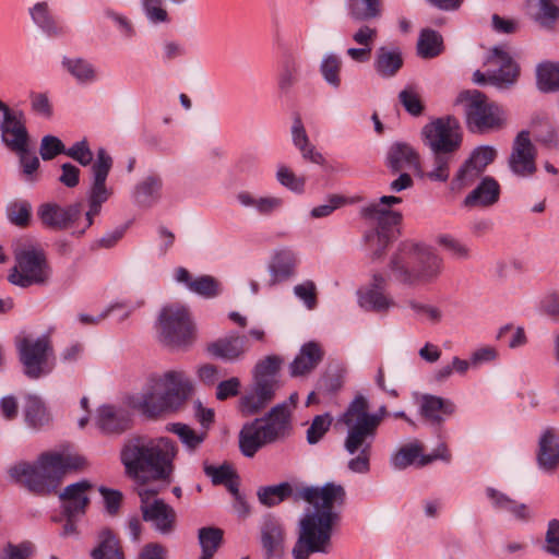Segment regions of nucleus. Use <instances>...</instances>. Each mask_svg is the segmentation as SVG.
I'll return each mask as SVG.
<instances>
[{
    "mask_svg": "<svg viewBox=\"0 0 559 559\" xmlns=\"http://www.w3.org/2000/svg\"><path fill=\"white\" fill-rule=\"evenodd\" d=\"M305 499L313 506L300 520L297 542L293 548L295 559H309L312 554L332 551L333 528L341 520L336 506L344 503L345 490L341 485L326 484L322 488H309Z\"/></svg>",
    "mask_w": 559,
    "mask_h": 559,
    "instance_id": "nucleus-1",
    "label": "nucleus"
},
{
    "mask_svg": "<svg viewBox=\"0 0 559 559\" xmlns=\"http://www.w3.org/2000/svg\"><path fill=\"white\" fill-rule=\"evenodd\" d=\"M174 455L175 445L167 437L132 439L120 454L127 474L140 481L169 478Z\"/></svg>",
    "mask_w": 559,
    "mask_h": 559,
    "instance_id": "nucleus-2",
    "label": "nucleus"
},
{
    "mask_svg": "<svg viewBox=\"0 0 559 559\" xmlns=\"http://www.w3.org/2000/svg\"><path fill=\"white\" fill-rule=\"evenodd\" d=\"M84 465L76 454L44 453L34 463L20 462L9 469L10 477L37 495L52 492L62 476Z\"/></svg>",
    "mask_w": 559,
    "mask_h": 559,
    "instance_id": "nucleus-3",
    "label": "nucleus"
},
{
    "mask_svg": "<svg viewBox=\"0 0 559 559\" xmlns=\"http://www.w3.org/2000/svg\"><path fill=\"white\" fill-rule=\"evenodd\" d=\"M443 267V259L435 249L411 240L401 242L390 261L393 277L408 286L436 282Z\"/></svg>",
    "mask_w": 559,
    "mask_h": 559,
    "instance_id": "nucleus-4",
    "label": "nucleus"
},
{
    "mask_svg": "<svg viewBox=\"0 0 559 559\" xmlns=\"http://www.w3.org/2000/svg\"><path fill=\"white\" fill-rule=\"evenodd\" d=\"M421 134L425 145L433 155V168L427 173V177L435 181H447L450 163L462 143L459 120L453 116L437 118L423 128Z\"/></svg>",
    "mask_w": 559,
    "mask_h": 559,
    "instance_id": "nucleus-5",
    "label": "nucleus"
},
{
    "mask_svg": "<svg viewBox=\"0 0 559 559\" xmlns=\"http://www.w3.org/2000/svg\"><path fill=\"white\" fill-rule=\"evenodd\" d=\"M175 405V370L153 374L141 394L131 400V406L147 418H160Z\"/></svg>",
    "mask_w": 559,
    "mask_h": 559,
    "instance_id": "nucleus-6",
    "label": "nucleus"
},
{
    "mask_svg": "<svg viewBox=\"0 0 559 559\" xmlns=\"http://www.w3.org/2000/svg\"><path fill=\"white\" fill-rule=\"evenodd\" d=\"M456 104L464 106L466 124L472 132L486 133L506 126L507 115L503 108L477 90L461 92Z\"/></svg>",
    "mask_w": 559,
    "mask_h": 559,
    "instance_id": "nucleus-7",
    "label": "nucleus"
},
{
    "mask_svg": "<svg viewBox=\"0 0 559 559\" xmlns=\"http://www.w3.org/2000/svg\"><path fill=\"white\" fill-rule=\"evenodd\" d=\"M361 216L376 224L365 235V242L373 260L381 259L390 243L399 236L402 214L393 210H382L379 204H369L361 210Z\"/></svg>",
    "mask_w": 559,
    "mask_h": 559,
    "instance_id": "nucleus-8",
    "label": "nucleus"
},
{
    "mask_svg": "<svg viewBox=\"0 0 559 559\" xmlns=\"http://www.w3.org/2000/svg\"><path fill=\"white\" fill-rule=\"evenodd\" d=\"M369 403L362 395H357L343 415V423L348 428V449L361 444L365 438L374 439L378 427L386 416V407L381 406L374 414L369 412Z\"/></svg>",
    "mask_w": 559,
    "mask_h": 559,
    "instance_id": "nucleus-9",
    "label": "nucleus"
},
{
    "mask_svg": "<svg viewBox=\"0 0 559 559\" xmlns=\"http://www.w3.org/2000/svg\"><path fill=\"white\" fill-rule=\"evenodd\" d=\"M15 266L9 275V281L13 285L28 287L40 285L48 281L50 269L46 255L40 248L27 246L25 248H15Z\"/></svg>",
    "mask_w": 559,
    "mask_h": 559,
    "instance_id": "nucleus-10",
    "label": "nucleus"
},
{
    "mask_svg": "<svg viewBox=\"0 0 559 559\" xmlns=\"http://www.w3.org/2000/svg\"><path fill=\"white\" fill-rule=\"evenodd\" d=\"M20 360L25 374L31 379H38L49 373L53 364L50 361L53 349L48 335L37 338L23 337L17 342Z\"/></svg>",
    "mask_w": 559,
    "mask_h": 559,
    "instance_id": "nucleus-11",
    "label": "nucleus"
},
{
    "mask_svg": "<svg viewBox=\"0 0 559 559\" xmlns=\"http://www.w3.org/2000/svg\"><path fill=\"white\" fill-rule=\"evenodd\" d=\"M487 64L490 67L487 73L479 70L474 73L473 80L476 84H490L499 88H508L516 82L520 69L504 48H493L487 59Z\"/></svg>",
    "mask_w": 559,
    "mask_h": 559,
    "instance_id": "nucleus-12",
    "label": "nucleus"
},
{
    "mask_svg": "<svg viewBox=\"0 0 559 559\" xmlns=\"http://www.w3.org/2000/svg\"><path fill=\"white\" fill-rule=\"evenodd\" d=\"M111 167V156L105 148H98L96 160L92 166L93 181L88 193L90 209L86 212V227L93 224V219L99 214L103 203L111 195V191L106 187V180Z\"/></svg>",
    "mask_w": 559,
    "mask_h": 559,
    "instance_id": "nucleus-13",
    "label": "nucleus"
},
{
    "mask_svg": "<svg viewBox=\"0 0 559 559\" xmlns=\"http://www.w3.org/2000/svg\"><path fill=\"white\" fill-rule=\"evenodd\" d=\"M388 278L381 273H374L371 282L358 290L359 306L366 311L386 313L395 307L394 299L385 293Z\"/></svg>",
    "mask_w": 559,
    "mask_h": 559,
    "instance_id": "nucleus-14",
    "label": "nucleus"
},
{
    "mask_svg": "<svg viewBox=\"0 0 559 559\" xmlns=\"http://www.w3.org/2000/svg\"><path fill=\"white\" fill-rule=\"evenodd\" d=\"M206 353L226 362H236L243 359L250 349V343L245 335L231 332L225 336L210 342L206 345Z\"/></svg>",
    "mask_w": 559,
    "mask_h": 559,
    "instance_id": "nucleus-15",
    "label": "nucleus"
},
{
    "mask_svg": "<svg viewBox=\"0 0 559 559\" xmlns=\"http://www.w3.org/2000/svg\"><path fill=\"white\" fill-rule=\"evenodd\" d=\"M535 159L536 150L530 139V133L521 131L514 140L509 167L516 176L528 177L536 171Z\"/></svg>",
    "mask_w": 559,
    "mask_h": 559,
    "instance_id": "nucleus-16",
    "label": "nucleus"
},
{
    "mask_svg": "<svg viewBox=\"0 0 559 559\" xmlns=\"http://www.w3.org/2000/svg\"><path fill=\"white\" fill-rule=\"evenodd\" d=\"M82 212L80 203L62 207L57 203H44L37 210V216L41 224L56 230L67 229L70 224L75 222Z\"/></svg>",
    "mask_w": 559,
    "mask_h": 559,
    "instance_id": "nucleus-17",
    "label": "nucleus"
},
{
    "mask_svg": "<svg viewBox=\"0 0 559 559\" xmlns=\"http://www.w3.org/2000/svg\"><path fill=\"white\" fill-rule=\"evenodd\" d=\"M0 132L2 143L11 152L23 151L29 146V134L20 112H13L0 119Z\"/></svg>",
    "mask_w": 559,
    "mask_h": 559,
    "instance_id": "nucleus-18",
    "label": "nucleus"
},
{
    "mask_svg": "<svg viewBox=\"0 0 559 559\" xmlns=\"http://www.w3.org/2000/svg\"><path fill=\"white\" fill-rule=\"evenodd\" d=\"M300 58L293 53L285 55L280 62L276 74V90L281 99H292L294 95V88L300 81Z\"/></svg>",
    "mask_w": 559,
    "mask_h": 559,
    "instance_id": "nucleus-19",
    "label": "nucleus"
},
{
    "mask_svg": "<svg viewBox=\"0 0 559 559\" xmlns=\"http://www.w3.org/2000/svg\"><path fill=\"white\" fill-rule=\"evenodd\" d=\"M91 487L90 481L81 480L67 486L63 491L59 493L61 508L66 518H76L85 513L90 502L87 491Z\"/></svg>",
    "mask_w": 559,
    "mask_h": 559,
    "instance_id": "nucleus-20",
    "label": "nucleus"
},
{
    "mask_svg": "<svg viewBox=\"0 0 559 559\" xmlns=\"http://www.w3.org/2000/svg\"><path fill=\"white\" fill-rule=\"evenodd\" d=\"M261 544L267 559L280 556L283 552L285 531L281 521L269 514L263 518L260 527Z\"/></svg>",
    "mask_w": 559,
    "mask_h": 559,
    "instance_id": "nucleus-21",
    "label": "nucleus"
},
{
    "mask_svg": "<svg viewBox=\"0 0 559 559\" xmlns=\"http://www.w3.org/2000/svg\"><path fill=\"white\" fill-rule=\"evenodd\" d=\"M261 419V426L265 438L272 443L290 433V413L286 404L273 407L265 418Z\"/></svg>",
    "mask_w": 559,
    "mask_h": 559,
    "instance_id": "nucleus-22",
    "label": "nucleus"
},
{
    "mask_svg": "<svg viewBox=\"0 0 559 559\" xmlns=\"http://www.w3.org/2000/svg\"><path fill=\"white\" fill-rule=\"evenodd\" d=\"M485 495L490 507L497 513L509 514L518 521H528L532 516L531 510L526 504L512 499L507 493L493 487H487Z\"/></svg>",
    "mask_w": 559,
    "mask_h": 559,
    "instance_id": "nucleus-23",
    "label": "nucleus"
},
{
    "mask_svg": "<svg viewBox=\"0 0 559 559\" xmlns=\"http://www.w3.org/2000/svg\"><path fill=\"white\" fill-rule=\"evenodd\" d=\"M143 497V493L140 492ZM141 511L143 520L152 523L153 527L162 534L171 532L174 523L173 508L166 504L160 499H155L152 502L145 501L142 498Z\"/></svg>",
    "mask_w": 559,
    "mask_h": 559,
    "instance_id": "nucleus-24",
    "label": "nucleus"
},
{
    "mask_svg": "<svg viewBox=\"0 0 559 559\" xmlns=\"http://www.w3.org/2000/svg\"><path fill=\"white\" fill-rule=\"evenodd\" d=\"M324 349L314 341L305 343L298 355L289 365L292 377H302L312 372L323 360Z\"/></svg>",
    "mask_w": 559,
    "mask_h": 559,
    "instance_id": "nucleus-25",
    "label": "nucleus"
},
{
    "mask_svg": "<svg viewBox=\"0 0 559 559\" xmlns=\"http://www.w3.org/2000/svg\"><path fill=\"white\" fill-rule=\"evenodd\" d=\"M130 416L122 409L112 405H103L97 408L95 425L106 435L122 433L130 427Z\"/></svg>",
    "mask_w": 559,
    "mask_h": 559,
    "instance_id": "nucleus-26",
    "label": "nucleus"
},
{
    "mask_svg": "<svg viewBox=\"0 0 559 559\" xmlns=\"http://www.w3.org/2000/svg\"><path fill=\"white\" fill-rule=\"evenodd\" d=\"M177 282L205 299L215 298L222 293V285L215 277L211 275L193 277L185 267H177Z\"/></svg>",
    "mask_w": 559,
    "mask_h": 559,
    "instance_id": "nucleus-27",
    "label": "nucleus"
},
{
    "mask_svg": "<svg viewBox=\"0 0 559 559\" xmlns=\"http://www.w3.org/2000/svg\"><path fill=\"white\" fill-rule=\"evenodd\" d=\"M276 380L254 379L252 390L241 399L242 409L255 414L264 408L275 396Z\"/></svg>",
    "mask_w": 559,
    "mask_h": 559,
    "instance_id": "nucleus-28",
    "label": "nucleus"
},
{
    "mask_svg": "<svg viewBox=\"0 0 559 559\" xmlns=\"http://www.w3.org/2000/svg\"><path fill=\"white\" fill-rule=\"evenodd\" d=\"M420 415L431 426L440 427L445 417L455 412V405L447 399L425 394L420 400Z\"/></svg>",
    "mask_w": 559,
    "mask_h": 559,
    "instance_id": "nucleus-29",
    "label": "nucleus"
},
{
    "mask_svg": "<svg viewBox=\"0 0 559 559\" xmlns=\"http://www.w3.org/2000/svg\"><path fill=\"white\" fill-rule=\"evenodd\" d=\"M153 330L159 346L170 350L175 348V307L171 304L157 311Z\"/></svg>",
    "mask_w": 559,
    "mask_h": 559,
    "instance_id": "nucleus-30",
    "label": "nucleus"
},
{
    "mask_svg": "<svg viewBox=\"0 0 559 559\" xmlns=\"http://www.w3.org/2000/svg\"><path fill=\"white\" fill-rule=\"evenodd\" d=\"M386 166L392 173L418 169L420 166L418 153L407 143H393L386 154Z\"/></svg>",
    "mask_w": 559,
    "mask_h": 559,
    "instance_id": "nucleus-31",
    "label": "nucleus"
},
{
    "mask_svg": "<svg viewBox=\"0 0 559 559\" xmlns=\"http://www.w3.org/2000/svg\"><path fill=\"white\" fill-rule=\"evenodd\" d=\"M500 198V185L490 177H484L478 186L464 199L466 207H488L496 204Z\"/></svg>",
    "mask_w": 559,
    "mask_h": 559,
    "instance_id": "nucleus-32",
    "label": "nucleus"
},
{
    "mask_svg": "<svg viewBox=\"0 0 559 559\" xmlns=\"http://www.w3.org/2000/svg\"><path fill=\"white\" fill-rule=\"evenodd\" d=\"M292 141L294 146L299 151L304 160L326 166L325 157L317 151L316 146L310 142L304 123L299 117L294 119L292 126Z\"/></svg>",
    "mask_w": 559,
    "mask_h": 559,
    "instance_id": "nucleus-33",
    "label": "nucleus"
},
{
    "mask_svg": "<svg viewBox=\"0 0 559 559\" xmlns=\"http://www.w3.org/2000/svg\"><path fill=\"white\" fill-rule=\"evenodd\" d=\"M404 59L400 48L380 47L374 57L373 69L382 79H392L403 68Z\"/></svg>",
    "mask_w": 559,
    "mask_h": 559,
    "instance_id": "nucleus-34",
    "label": "nucleus"
},
{
    "mask_svg": "<svg viewBox=\"0 0 559 559\" xmlns=\"http://www.w3.org/2000/svg\"><path fill=\"white\" fill-rule=\"evenodd\" d=\"M261 419L246 424L239 433V448L247 457H252L263 445L271 443L265 437Z\"/></svg>",
    "mask_w": 559,
    "mask_h": 559,
    "instance_id": "nucleus-35",
    "label": "nucleus"
},
{
    "mask_svg": "<svg viewBox=\"0 0 559 559\" xmlns=\"http://www.w3.org/2000/svg\"><path fill=\"white\" fill-rule=\"evenodd\" d=\"M198 340V328L190 310L177 306V349L189 350Z\"/></svg>",
    "mask_w": 559,
    "mask_h": 559,
    "instance_id": "nucleus-36",
    "label": "nucleus"
},
{
    "mask_svg": "<svg viewBox=\"0 0 559 559\" xmlns=\"http://www.w3.org/2000/svg\"><path fill=\"white\" fill-rule=\"evenodd\" d=\"M236 199L241 206L252 207L262 216H270L281 211L284 206V200L280 197H255L249 191L238 192Z\"/></svg>",
    "mask_w": 559,
    "mask_h": 559,
    "instance_id": "nucleus-37",
    "label": "nucleus"
},
{
    "mask_svg": "<svg viewBox=\"0 0 559 559\" xmlns=\"http://www.w3.org/2000/svg\"><path fill=\"white\" fill-rule=\"evenodd\" d=\"M537 461L545 471H554L559 466V436L554 429H547L540 437Z\"/></svg>",
    "mask_w": 559,
    "mask_h": 559,
    "instance_id": "nucleus-38",
    "label": "nucleus"
},
{
    "mask_svg": "<svg viewBox=\"0 0 559 559\" xmlns=\"http://www.w3.org/2000/svg\"><path fill=\"white\" fill-rule=\"evenodd\" d=\"M298 263V257L294 251L284 249L276 252L269 266L272 274L271 285L294 276Z\"/></svg>",
    "mask_w": 559,
    "mask_h": 559,
    "instance_id": "nucleus-39",
    "label": "nucleus"
},
{
    "mask_svg": "<svg viewBox=\"0 0 559 559\" xmlns=\"http://www.w3.org/2000/svg\"><path fill=\"white\" fill-rule=\"evenodd\" d=\"M27 426L40 429L51 421V415L43 400L37 395H27L23 408Z\"/></svg>",
    "mask_w": 559,
    "mask_h": 559,
    "instance_id": "nucleus-40",
    "label": "nucleus"
},
{
    "mask_svg": "<svg viewBox=\"0 0 559 559\" xmlns=\"http://www.w3.org/2000/svg\"><path fill=\"white\" fill-rule=\"evenodd\" d=\"M92 559H124L118 538L109 528L98 533V545L91 551Z\"/></svg>",
    "mask_w": 559,
    "mask_h": 559,
    "instance_id": "nucleus-41",
    "label": "nucleus"
},
{
    "mask_svg": "<svg viewBox=\"0 0 559 559\" xmlns=\"http://www.w3.org/2000/svg\"><path fill=\"white\" fill-rule=\"evenodd\" d=\"M349 15L360 22H367L381 17V0H348Z\"/></svg>",
    "mask_w": 559,
    "mask_h": 559,
    "instance_id": "nucleus-42",
    "label": "nucleus"
},
{
    "mask_svg": "<svg viewBox=\"0 0 559 559\" xmlns=\"http://www.w3.org/2000/svg\"><path fill=\"white\" fill-rule=\"evenodd\" d=\"M62 67L79 82L82 84L92 83L96 80V71L92 63L82 58H69L62 59Z\"/></svg>",
    "mask_w": 559,
    "mask_h": 559,
    "instance_id": "nucleus-43",
    "label": "nucleus"
},
{
    "mask_svg": "<svg viewBox=\"0 0 559 559\" xmlns=\"http://www.w3.org/2000/svg\"><path fill=\"white\" fill-rule=\"evenodd\" d=\"M293 495V487L289 483H281L274 486H263L257 491L259 501L265 507H275Z\"/></svg>",
    "mask_w": 559,
    "mask_h": 559,
    "instance_id": "nucleus-44",
    "label": "nucleus"
},
{
    "mask_svg": "<svg viewBox=\"0 0 559 559\" xmlns=\"http://www.w3.org/2000/svg\"><path fill=\"white\" fill-rule=\"evenodd\" d=\"M162 181L159 178L148 176L136 185L133 198L141 205L153 204L160 195Z\"/></svg>",
    "mask_w": 559,
    "mask_h": 559,
    "instance_id": "nucleus-45",
    "label": "nucleus"
},
{
    "mask_svg": "<svg viewBox=\"0 0 559 559\" xmlns=\"http://www.w3.org/2000/svg\"><path fill=\"white\" fill-rule=\"evenodd\" d=\"M372 441H373L372 438H365L361 441L360 445H357V448L349 450L347 447L348 436L346 437L345 442H344L345 450L349 454H355V453L359 452V454L356 457L352 459L348 462V468L352 472L360 473V474L369 472V469H370L369 461H370V451H371Z\"/></svg>",
    "mask_w": 559,
    "mask_h": 559,
    "instance_id": "nucleus-46",
    "label": "nucleus"
},
{
    "mask_svg": "<svg viewBox=\"0 0 559 559\" xmlns=\"http://www.w3.org/2000/svg\"><path fill=\"white\" fill-rule=\"evenodd\" d=\"M343 61L336 53H326L320 64V73L323 80L334 90L342 85L341 71Z\"/></svg>",
    "mask_w": 559,
    "mask_h": 559,
    "instance_id": "nucleus-47",
    "label": "nucleus"
},
{
    "mask_svg": "<svg viewBox=\"0 0 559 559\" xmlns=\"http://www.w3.org/2000/svg\"><path fill=\"white\" fill-rule=\"evenodd\" d=\"M223 530L214 526L199 530V543L202 548L201 559H212L223 542Z\"/></svg>",
    "mask_w": 559,
    "mask_h": 559,
    "instance_id": "nucleus-48",
    "label": "nucleus"
},
{
    "mask_svg": "<svg viewBox=\"0 0 559 559\" xmlns=\"http://www.w3.org/2000/svg\"><path fill=\"white\" fill-rule=\"evenodd\" d=\"M423 452V445L414 441L401 447L391 457V465L396 471H403L419 461Z\"/></svg>",
    "mask_w": 559,
    "mask_h": 559,
    "instance_id": "nucleus-49",
    "label": "nucleus"
},
{
    "mask_svg": "<svg viewBox=\"0 0 559 559\" xmlns=\"http://www.w3.org/2000/svg\"><path fill=\"white\" fill-rule=\"evenodd\" d=\"M420 57L430 59L439 56L442 51V37L432 29H423L417 44Z\"/></svg>",
    "mask_w": 559,
    "mask_h": 559,
    "instance_id": "nucleus-50",
    "label": "nucleus"
},
{
    "mask_svg": "<svg viewBox=\"0 0 559 559\" xmlns=\"http://www.w3.org/2000/svg\"><path fill=\"white\" fill-rule=\"evenodd\" d=\"M537 85L543 92L559 90V63L544 62L537 67Z\"/></svg>",
    "mask_w": 559,
    "mask_h": 559,
    "instance_id": "nucleus-51",
    "label": "nucleus"
},
{
    "mask_svg": "<svg viewBox=\"0 0 559 559\" xmlns=\"http://www.w3.org/2000/svg\"><path fill=\"white\" fill-rule=\"evenodd\" d=\"M275 177L278 183L289 191L297 194L305 192L306 178L296 175L288 166L284 164L278 165Z\"/></svg>",
    "mask_w": 559,
    "mask_h": 559,
    "instance_id": "nucleus-52",
    "label": "nucleus"
},
{
    "mask_svg": "<svg viewBox=\"0 0 559 559\" xmlns=\"http://www.w3.org/2000/svg\"><path fill=\"white\" fill-rule=\"evenodd\" d=\"M19 157V164L22 175L26 181L34 182L37 180V170L40 166L39 158L29 150V146L23 147V151L14 152Z\"/></svg>",
    "mask_w": 559,
    "mask_h": 559,
    "instance_id": "nucleus-53",
    "label": "nucleus"
},
{
    "mask_svg": "<svg viewBox=\"0 0 559 559\" xmlns=\"http://www.w3.org/2000/svg\"><path fill=\"white\" fill-rule=\"evenodd\" d=\"M437 242L447 250L454 259L467 260L471 258L469 247L449 234L438 236Z\"/></svg>",
    "mask_w": 559,
    "mask_h": 559,
    "instance_id": "nucleus-54",
    "label": "nucleus"
},
{
    "mask_svg": "<svg viewBox=\"0 0 559 559\" xmlns=\"http://www.w3.org/2000/svg\"><path fill=\"white\" fill-rule=\"evenodd\" d=\"M283 358L277 355H269L259 360L254 367V379L276 380L275 376L281 369Z\"/></svg>",
    "mask_w": 559,
    "mask_h": 559,
    "instance_id": "nucleus-55",
    "label": "nucleus"
},
{
    "mask_svg": "<svg viewBox=\"0 0 559 559\" xmlns=\"http://www.w3.org/2000/svg\"><path fill=\"white\" fill-rule=\"evenodd\" d=\"M480 170L475 167V165L469 163V159H466L452 179L451 189L461 190L465 187H468L473 185L475 180L480 177Z\"/></svg>",
    "mask_w": 559,
    "mask_h": 559,
    "instance_id": "nucleus-56",
    "label": "nucleus"
},
{
    "mask_svg": "<svg viewBox=\"0 0 559 559\" xmlns=\"http://www.w3.org/2000/svg\"><path fill=\"white\" fill-rule=\"evenodd\" d=\"M332 421L333 419L330 414L316 416L312 419L310 427L307 429L308 443H318L323 438V436L329 431Z\"/></svg>",
    "mask_w": 559,
    "mask_h": 559,
    "instance_id": "nucleus-57",
    "label": "nucleus"
},
{
    "mask_svg": "<svg viewBox=\"0 0 559 559\" xmlns=\"http://www.w3.org/2000/svg\"><path fill=\"white\" fill-rule=\"evenodd\" d=\"M67 147L63 142L55 135L43 136L39 145V154L44 160H51L60 154L66 155Z\"/></svg>",
    "mask_w": 559,
    "mask_h": 559,
    "instance_id": "nucleus-58",
    "label": "nucleus"
},
{
    "mask_svg": "<svg viewBox=\"0 0 559 559\" xmlns=\"http://www.w3.org/2000/svg\"><path fill=\"white\" fill-rule=\"evenodd\" d=\"M539 10L535 15V21L544 27H550L559 20V7L554 0H538Z\"/></svg>",
    "mask_w": 559,
    "mask_h": 559,
    "instance_id": "nucleus-59",
    "label": "nucleus"
},
{
    "mask_svg": "<svg viewBox=\"0 0 559 559\" xmlns=\"http://www.w3.org/2000/svg\"><path fill=\"white\" fill-rule=\"evenodd\" d=\"M177 437L188 450L193 451L204 441L206 432H197L190 426L177 423Z\"/></svg>",
    "mask_w": 559,
    "mask_h": 559,
    "instance_id": "nucleus-60",
    "label": "nucleus"
},
{
    "mask_svg": "<svg viewBox=\"0 0 559 559\" xmlns=\"http://www.w3.org/2000/svg\"><path fill=\"white\" fill-rule=\"evenodd\" d=\"M145 16L152 24L169 22V15L163 7V0H141Z\"/></svg>",
    "mask_w": 559,
    "mask_h": 559,
    "instance_id": "nucleus-61",
    "label": "nucleus"
},
{
    "mask_svg": "<svg viewBox=\"0 0 559 559\" xmlns=\"http://www.w3.org/2000/svg\"><path fill=\"white\" fill-rule=\"evenodd\" d=\"M204 473L211 478L213 485H224L230 478H236V472L230 464L224 463L219 466L204 464Z\"/></svg>",
    "mask_w": 559,
    "mask_h": 559,
    "instance_id": "nucleus-62",
    "label": "nucleus"
},
{
    "mask_svg": "<svg viewBox=\"0 0 559 559\" xmlns=\"http://www.w3.org/2000/svg\"><path fill=\"white\" fill-rule=\"evenodd\" d=\"M295 296L300 299L307 309L313 310L318 305V293L314 282L308 280L294 287Z\"/></svg>",
    "mask_w": 559,
    "mask_h": 559,
    "instance_id": "nucleus-63",
    "label": "nucleus"
},
{
    "mask_svg": "<svg viewBox=\"0 0 559 559\" xmlns=\"http://www.w3.org/2000/svg\"><path fill=\"white\" fill-rule=\"evenodd\" d=\"M497 338L507 342L510 348H518L526 343V335L523 328L514 329L511 324L500 328Z\"/></svg>",
    "mask_w": 559,
    "mask_h": 559,
    "instance_id": "nucleus-64",
    "label": "nucleus"
}]
</instances>
